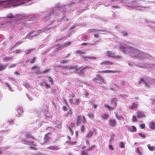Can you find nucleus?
I'll list each match as a JSON object with an SVG mask.
<instances>
[{
	"mask_svg": "<svg viewBox=\"0 0 155 155\" xmlns=\"http://www.w3.org/2000/svg\"><path fill=\"white\" fill-rule=\"evenodd\" d=\"M48 114H47L46 115H45V116H46V117L47 118H51L52 117V116H51V115H50V116H49L48 115Z\"/></svg>",
	"mask_w": 155,
	"mask_h": 155,
	"instance_id": "e2e57ef3",
	"label": "nucleus"
},
{
	"mask_svg": "<svg viewBox=\"0 0 155 155\" xmlns=\"http://www.w3.org/2000/svg\"><path fill=\"white\" fill-rule=\"evenodd\" d=\"M127 7H130V8H136V9L139 10L143 9L142 8H146V7H141L139 6L135 2H130L128 3V5H126Z\"/></svg>",
	"mask_w": 155,
	"mask_h": 155,
	"instance_id": "20e7f679",
	"label": "nucleus"
},
{
	"mask_svg": "<svg viewBox=\"0 0 155 155\" xmlns=\"http://www.w3.org/2000/svg\"><path fill=\"white\" fill-rule=\"evenodd\" d=\"M47 149L52 150H59L60 148L58 146L56 145H51L47 147Z\"/></svg>",
	"mask_w": 155,
	"mask_h": 155,
	"instance_id": "f8f14e48",
	"label": "nucleus"
},
{
	"mask_svg": "<svg viewBox=\"0 0 155 155\" xmlns=\"http://www.w3.org/2000/svg\"><path fill=\"white\" fill-rule=\"evenodd\" d=\"M76 143V142H72V141H70L69 142V143L71 145H73L75 143Z\"/></svg>",
	"mask_w": 155,
	"mask_h": 155,
	"instance_id": "680f3d73",
	"label": "nucleus"
},
{
	"mask_svg": "<svg viewBox=\"0 0 155 155\" xmlns=\"http://www.w3.org/2000/svg\"><path fill=\"white\" fill-rule=\"evenodd\" d=\"M84 117L83 116H78L77 118V124L78 125L81 123H84L86 122Z\"/></svg>",
	"mask_w": 155,
	"mask_h": 155,
	"instance_id": "0eeeda50",
	"label": "nucleus"
},
{
	"mask_svg": "<svg viewBox=\"0 0 155 155\" xmlns=\"http://www.w3.org/2000/svg\"><path fill=\"white\" fill-rule=\"evenodd\" d=\"M119 146L120 148H124L125 147L124 143L123 142H120L119 143Z\"/></svg>",
	"mask_w": 155,
	"mask_h": 155,
	"instance_id": "c756f323",
	"label": "nucleus"
},
{
	"mask_svg": "<svg viewBox=\"0 0 155 155\" xmlns=\"http://www.w3.org/2000/svg\"><path fill=\"white\" fill-rule=\"evenodd\" d=\"M6 86L8 87V89L9 90V91H13L11 87L8 83L6 84Z\"/></svg>",
	"mask_w": 155,
	"mask_h": 155,
	"instance_id": "c03bdc74",
	"label": "nucleus"
},
{
	"mask_svg": "<svg viewBox=\"0 0 155 155\" xmlns=\"http://www.w3.org/2000/svg\"><path fill=\"white\" fill-rule=\"evenodd\" d=\"M12 58V57H6L3 58V60L4 61H10Z\"/></svg>",
	"mask_w": 155,
	"mask_h": 155,
	"instance_id": "b1692460",
	"label": "nucleus"
},
{
	"mask_svg": "<svg viewBox=\"0 0 155 155\" xmlns=\"http://www.w3.org/2000/svg\"><path fill=\"white\" fill-rule=\"evenodd\" d=\"M148 24L150 26H153V25H154L155 24V23L154 22L150 21V22H149Z\"/></svg>",
	"mask_w": 155,
	"mask_h": 155,
	"instance_id": "ea45409f",
	"label": "nucleus"
},
{
	"mask_svg": "<svg viewBox=\"0 0 155 155\" xmlns=\"http://www.w3.org/2000/svg\"><path fill=\"white\" fill-rule=\"evenodd\" d=\"M84 95L85 96H88V95H89V94L86 91H84Z\"/></svg>",
	"mask_w": 155,
	"mask_h": 155,
	"instance_id": "69168bd1",
	"label": "nucleus"
},
{
	"mask_svg": "<svg viewBox=\"0 0 155 155\" xmlns=\"http://www.w3.org/2000/svg\"><path fill=\"white\" fill-rule=\"evenodd\" d=\"M136 152H137V153H138L140 155H141V153L140 151V150L138 148H137Z\"/></svg>",
	"mask_w": 155,
	"mask_h": 155,
	"instance_id": "3c124183",
	"label": "nucleus"
},
{
	"mask_svg": "<svg viewBox=\"0 0 155 155\" xmlns=\"http://www.w3.org/2000/svg\"><path fill=\"white\" fill-rule=\"evenodd\" d=\"M76 53H77L79 54L80 55H81L82 54H83L84 53V52L83 51H81L80 50H77L76 51Z\"/></svg>",
	"mask_w": 155,
	"mask_h": 155,
	"instance_id": "a19ab883",
	"label": "nucleus"
},
{
	"mask_svg": "<svg viewBox=\"0 0 155 155\" xmlns=\"http://www.w3.org/2000/svg\"><path fill=\"white\" fill-rule=\"evenodd\" d=\"M69 67H68L67 66H61V68H62V69H65V68H67V69H68V68Z\"/></svg>",
	"mask_w": 155,
	"mask_h": 155,
	"instance_id": "052dcab7",
	"label": "nucleus"
},
{
	"mask_svg": "<svg viewBox=\"0 0 155 155\" xmlns=\"http://www.w3.org/2000/svg\"><path fill=\"white\" fill-rule=\"evenodd\" d=\"M116 124V121L114 119H110L109 120V125L111 127H114Z\"/></svg>",
	"mask_w": 155,
	"mask_h": 155,
	"instance_id": "2eb2a0df",
	"label": "nucleus"
},
{
	"mask_svg": "<svg viewBox=\"0 0 155 155\" xmlns=\"http://www.w3.org/2000/svg\"><path fill=\"white\" fill-rule=\"evenodd\" d=\"M119 48L120 51L125 54H129L134 58H137L140 60L143 59L151 60L153 58L148 54L131 47L120 45Z\"/></svg>",
	"mask_w": 155,
	"mask_h": 155,
	"instance_id": "f03ea898",
	"label": "nucleus"
},
{
	"mask_svg": "<svg viewBox=\"0 0 155 155\" xmlns=\"http://www.w3.org/2000/svg\"><path fill=\"white\" fill-rule=\"evenodd\" d=\"M43 83L45 84V88L46 89L50 88L51 87L50 85L47 84V83L45 81H43Z\"/></svg>",
	"mask_w": 155,
	"mask_h": 155,
	"instance_id": "7c9ffc66",
	"label": "nucleus"
},
{
	"mask_svg": "<svg viewBox=\"0 0 155 155\" xmlns=\"http://www.w3.org/2000/svg\"><path fill=\"white\" fill-rule=\"evenodd\" d=\"M150 128L152 129H154L155 128V123L154 122H151L149 124Z\"/></svg>",
	"mask_w": 155,
	"mask_h": 155,
	"instance_id": "4be33fe9",
	"label": "nucleus"
},
{
	"mask_svg": "<svg viewBox=\"0 0 155 155\" xmlns=\"http://www.w3.org/2000/svg\"><path fill=\"white\" fill-rule=\"evenodd\" d=\"M94 145L92 146L91 147H89L88 148H87L86 149V150H91L92 149H93L94 148Z\"/></svg>",
	"mask_w": 155,
	"mask_h": 155,
	"instance_id": "603ef678",
	"label": "nucleus"
},
{
	"mask_svg": "<svg viewBox=\"0 0 155 155\" xmlns=\"http://www.w3.org/2000/svg\"><path fill=\"white\" fill-rule=\"evenodd\" d=\"M37 15H30L29 17V18L31 20H34L37 17Z\"/></svg>",
	"mask_w": 155,
	"mask_h": 155,
	"instance_id": "5701e85b",
	"label": "nucleus"
},
{
	"mask_svg": "<svg viewBox=\"0 0 155 155\" xmlns=\"http://www.w3.org/2000/svg\"><path fill=\"white\" fill-rule=\"evenodd\" d=\"M36 58L35 57H33V58H31V59L30 62L32 64L35 61V60L36 59Z\"/></svg>",
	"mask_w": 155,
	"mask_h": 155,
	"instance_id": "58836bf2",
	"label": "nucleus"
},
{
	"mask_svg": "<svg viewBox=\"0 0 155 155\" xmlns=\"http://www.w3.org/2000/svg\"><path fill=\"white\" fill-rule=\"evenodd\" d=\"M33 50V49H28L26 53V54H30L31 52Z\"/></svg>",
	"mask_w": 155,
	"mask_h": 155,
	"instance_id": "79ce46f5",
	"label": "nucleus"
},
{
	"mask_svg": "<svg viewBox=\"0 0 155 155\" xmlns=\"http://www.w3.org/2000/svg\"><path fill=\"white\" fill-rule=\"evenodd\" d=\"M82 58L85 61H87L89 59V57L86 56L83 57Z\"/></svg>",
	"mask_w": 155,
	"mask_h": 155,
	"instance_id": "8fccbe9b",
	"label": "nucleus"
},
{
	"mask_svg": "<svg viewBox=\"0 0 155 155\" xmlns=\"http://www.w3.org/2000/svg\"><path fill=\"white\" fill-rule=\"evenodd\" d=\"M93 80L96 83L101 84L102 83L105 84V82L104 81V80L102 78V77L99 75L97 76L96 77L94 78Z\"/></svg>",
	"mask_w": 155,
	"mask_h": 155,
	"instance_id": "423d86ee",
	"label": "nucleus"
},
{
	"mask_svg": "<svg viewBox=\"0 0 155 155\" xmlns=\"http://www.w3.org/2000/svg\"><path fill=\"white\" fill-rule=\"evenodd\" d=\"M137 103H134L132 104L131 106L129 107V109H136L137 108Z\"/></svg>",
	"mask_w": 155,
	"mask_h": 155,
	"instance_id": "a211bd4d",
	"label": "nucleus"
},
{
	"mask_svg": "<svg viewBox=\"0 0 155 155\" xmlns=\"http://www.w3.org/2000/svg\"><path fill=\"white\" fill-rule=\"evenodd\" d=\"M112 104L114 106L116 107V99L114 98H113L112 100Z\"/></svg>",
	"mask_w": 155,
	"mask_h": 155,
	"instance_id": "473e14b6",
	"label": "nucleus"
},
{
	"mask_svg": "<svg viewBox=\"0 0 155 155\" xmlns=\"http://www.w3.org/2000/svg\"><path fill=\"white\" fill-rule=\"evenodd\" d=\"M137 67L141 68H150L152 65L150 64H149L147 63H144V64H139V65H136Z\"/></svg>",
	"mask_w": 155,
	"mask_h": 155,
	"instance_id": "6e6552de",
	"label": "nucleus"
},
{
	"mask_svg": "<svg viewBox=\"0 0 155 155\" xmlns=\"http://www.w3.org/2000/svg\"><path fill=\"white\" fill-rule=\"evenodd\" d=\"M153 80L148 77L140 78V83H143L147 88H150L151 85H153Z\"/></svg>",
	"mask_w": 155,
	"mask_h": 155,
	"instance_id": "7ed1b4c3",
	"label": "nucleus"
},
{
	"mask_svg": "<svg viewBox=\"0 0 155 155\" xmlns=\"http://www.w3.org/2000/svg\"><path fill=\"white\" fill-rule=\"evenodd\" d=\"M81 155H87L88 153L84 150H83L82 152Z\"/></svg>",
	"mask_w": 155,
	"mask_h": 155,
	"instance_id": "de8ad7c7",
	"label": "nucleus"
},
{
	"mask_svg": "<svg viewBox=\"0 0 155 155\" xmlns=\"http://www.w3.org/2000/svg\"><path fill=\"white\" fill-rule=\"evenodd\" d=\"M93 135V132L92 131H90L89 132V133L87 135V137H91V136H92Z\"/></svg>",
	"mask_w": 155,
	"mask_h": 155,
	"instance_id": "2f4dec72",
	"label": "nucleus"
},
{
	"mask_svg": "<svg viewBox=\"0 0 155 155\" xmlns=\"http://www.w3.org/2000/svg\"><path fill=\"white\" fill-rule=\"evenodd\" d=\"M6 68V65L0 64V71L5 70Z\"/></svg>",
	"mask_w": 155,
	"mask_h": 155,
	"instance_id": "bb28decb",
	"label": "nucleus"
},
{
	"mask_svg": "<svg viewBox=\"0 0 155 155\" xmlns=\"http://www.w3.org/2000/svg\"><path fill=\"white\" fill-rule=\"evenodd\" d=\"M77 66L75 65L69 67L68 68V69L72 70L73 72L76 73V71H77Z\"/></svg>",
	"mask_w": 155,
	"mask_h": 155,
	"instance_id": "f3484780",
	"label": "nucleus"
},
{
	"mask_svg": "<svg viewBox=\"0 0 155 155\" xmlns=\"http://www.w3.org/2000/svg\"><path fill=\"white\" fill-rule=\"evenodd\" d=\"M59 5L56 6L50 12H47L46 16L43 19V21H46L49 19L52 21L48 26L42 28V32H45L47 30L54 28L57 27L61 23V19L64 16L65 11L61 8H58Z\"/></svg>",
	"mask_w": 155,
	"mask_h": 155,
	"instance_id": "f257e3e1",
	"label": "nucleus"
},
{
	"mask_svg": "<svg viewBox=\"0 0 155 155\" xmlns=\"http://www.w3.org/2000/svg\"><path fill=\"white\" fill-rule=\"evenodd\" d=\"M26 96L28 98V99L29 100H30V101L33 100V98L31 96H29L28 95H27Z\"/></svg>",
	"mask_w": 155,
	"mask_h": 155,
	"instance_id": "49530a36",
	"label": "nucleus"
},
{
	"mask_svg": "<svg viewBox=\"0 0 155 155\" xmlns=\"http://www.w3.org/2000/svg\"><path fill=\"white\" fill-rule=\"evenodd\" d=\"M41 30L38 31H35L30 32L29 34L27 35V38L30 39L31 38L35 37L36 36L40 34V33L43 32Z\"/></svg>",
	"mask_w": 155,
	"mask_h": 155,
	"instance_id": "39448f33",
	"label": "nucleus"
},
{
	"mask_svg": "<svg viewBox=\"0 0 155 155\" xmlns=\"http://www.w3.org/2000/svg\"><path fill=\"white\" fill-rule=\"evenodd\" d=\"M79 102V100L78 99H76L75 104L77 105H78V103Z\"/></svg>",
	"mask_w": 155,
	"mask_h": 155,
	"instance_id": "774afa93",
	"label": "nucleus"
},
{
	"mask_svg": "<svg viewBox=\"0 0 155 155\" xmlns=\"http://www.w3.org/2000/svg\"><path fill=\"white\" fill-rule=\"evenodd\" d=\"M139 135L141 137H143V138H145V136L142 134L139 133H138Z\"/></svg>",
	"mask_w": 155,
	"mask_h": 155,
	"instance_id": "5fc2aeb1",
	"label": "nucleus"
},
{
	"mask_svg": "<svg viewBox=\"0 0 155 155\" xmlns=\"http://www.w3.org/2000/svg\"><path fill=\"white\" fill-rule=\"evenodd\" d=\"M22 137H23L22 139L23 140H27L29 138L31 137L32 139L34 138V137L30 134L25 132L22 133Z\"/></svg>",
	"mask_w": 155,
	"mask_h": 155,
	"instance_id": "1a4fd4ad",
	"label": "nucleus"
},
{
	"mask_svg": "<svg viewBox=\"0 0 155 155\" xmlns=\"http://www.w3.org/2000/svg\"><path fill=\"white\" fill-rule=\"evenodd\" d=\"M128 130L129 131L132 132H136L137 129L134 126H132L131 127L128 128Z\"/></svg>",
	"mask_w": 155,
	"mask_h": 155,
	"instance_id": "aec40b11",
	"label": "nucleus"
},
{
	"mask_svg": "<svg viewBox=\"0 0 155 155\" xmlns=\"http://www.w3.org/2000/svg\"><path fill=\"white\" fill-rule=\"evenodd\" d=\"M137 116L138 118H141L144 117L145 115L143 114V113L140 111H138L136 112Z\"/></svg>",
	"mask_w": 155,
	"mask_h": 155,
	"instance_id": "ddd939ff",
	"label": "nucleus"
},
{
	"mask_svg": "<svg viewBox=\"0 0 155 155\" xmlns=\"http://www.w3.org/2000/svg\"><path fill=\"white\" fill-rule=\"evenodd\" d=\"M104 107L106 108H107L109 110H111L113 109V108H111L109 106L107 105H105Z\"/></svg>",
	"mask_w": 155,
	"mask_h": 155,
	"instance_id": "37998d69",
	"label": "nucleus"
},
{
	"mask_svg": "<svg viewBox=\"0 0 155 155\" xmlns=\"http://www.w3.org/2000/svg\"><path fill=\"white\" fill-rule=\"evenodd\" d=\"M50 70V69H47L45 70L44 71H40V73L41 74H43L45 73H46L48 72Z\"/></svg>",
	"mask_w": 155,
	"mask_h": 155,
	"instance_id": "f704fd0d",
	"label": "nucleus"
},
{
	"mask_svg": "<svg viewBox=\"0 0 155 155\" xmlns=\"http://www.w3.org/2000/svg\"><path fill=\"white\" fill-rule=\"evenodd\" d=\"M17 111L19 115H21L23 112V110L20 108H18Z\"/></svg>",
	"mask_w": 155,
	"mask_h": 155,
	"instance_id": "cd10ccee",
	"label": "nucleus"
},
{
	"mask_svg": "<svg viewBox=\"0 0 155 155\" xmlns=\"http://www.w3.org/2000/svg\"><path fill=\"white\" fill-rule=\"evenodd\" d=\"M132 119L134 121H137V119L136 116L135 115H133L132 117Z\"/></svg>",
	"mask_w": 155,
	"mask_h": 155,
	"instance_id": "a18cd8bd",
	"label": "nucleus"
},
{
	"mask_svg": "<svg viewBox=\"0 0 155 155\" xmlns=\"http://www.w3.org/2000/svg\"><path fill=\"white\" fill-rule=\"evenodd\" d=\"M115 72L114 71H112L109 70H106V73H114Z\"/></svg>",
	"mask_w": 155,
	"mask_h": 155,
	"instance_id": "864d4df0",
	"label": "nucleus"
},
{
	"mask_svg": "<svg viewBox=\"0 0 155 155\" xmlns=\"http://www.w3.org/2000/svg\"><path fill=\"white\" fill-rule=\"evenodd\" d=\"M100 64L101 65L104 64L107 65H111L113 64V63L110 61H105L101 63Z\"/></svg>",
	"mask_w": 155,
	"mask_h": 155,
	"instance_id": "412c9836",
	"label": "nucleus"
},
{
	"mask_svg": "<svg viewBox=\"0 0 155 155\" xmlns=\"http://www.w3.org/2000/svg\"><path fill=\"white\" fill-rule=\"evenodd\" d=\"M85 68L84 67H81L78 68V67H77V71H76V73L81 74L84 73L85 71L84 69Z\"/></svg>",
	"mask_w": 155,
	"mask_h": 155,
	"instance_id": "9b49d317",
	"label": "nucleus"
},
{
	"mask_svg": "<svg viewBox=\"0 0 155 155\" xmlns=\"http://www.w3.org/2000/svg\"><path fill=\"white\" fill-rule=\"evenodd\" d=\"M115 116L116 118L119 120H121V119L123 118V117L122 116L118 115L117 114H115Z\"/></svg>",
	"mask_w": 155,
	"mask_h": 155,
	"instance_id": "4c0bfd02",
	"label": "nucleus"
},
{
	"mask_svg": "<svg viewBox=\"0 0 155 155\" xmlns=\"http://www.w3.org/2000/svg\"><path fill=\"white\" fill-rule=\"evenodd\" d=\"M23 141V143L24 144L28 145H32L35 146V144H33V142L32 141H25L24 140H22Z\"/></svg>",
	"mask_w": 155,
	"mask_h": 155,
	"instance_id": "6ab92c4d",
	"label": "nucleus"
},
{
	"mask_svg": "<svg viewBox=\"0 0 155 155\" xmlns=\"http://www.w3.org/2000/svg\"><path fill=\"white\" fill-rule=\"evenodd\" d=\"M140 127L142 129H143L145 127V125L144 124H142L140 125Z\"/></svg>",
	"mask_w": 155,
	"mask_h": 155,
	"instance_id": "13d9d810",
	"label": "nucleus"
},
{
	"mask_svg": "<svg viewBox=\"0 0 155 155\" xmlns=\"http://www.w3.org/2000/svg\"><path fill=\"white\" fill-rule=\"evenodd\" d=\"M88 116L90 118L93 117V114L92 113H89Z\"/></svg>",
	"mask_w": 155,
	"mask_h": 155,
	"instance_id": "4d7b16f0",
	"label": "nucleus"
},
{
	"mask_svg": "<svg viewBox=\"0 0 155 155\" xmlns=\"http://www.w3.org/2000/svg\"><path fill=\"white\" fill-rule=\"evenodd\" d=\"M24 85L25 87L27 89H28V88H29L30 87L29 85L27 83H25L24 84Z\"/></svg>",
	"mask_w": 155,
	"mask_h": 155,
	"instance_id": "09e8293b",
	"label": "nucleus"
},
{
	"mask_svg": "<svg viewBox=\"0 0 155 155\" xmlns=\"http://www.w3.org/2000/svg\"><path fill=\"white\" fill-rule=\"evenodd\" d=\"M15 66V65L14 64H12L10 65L9 67V68H13Z\"/></svg>",
	"mask_w": 155,
	"mask_h": 155,
	"instance_id": "338daca9",
	"label": "nucleus"
},
{
	"mask_svg": "<svg viewBox=\"0 0 155 155\" xmlns=\"http://www.w3.org/2000/svg\"><path fill=\"white\" fill-rule=\"evenodd\" d=\"M19 16H21V15L18 14L16 15H13L12 13H10L8 14L6 16V18H19Z\"/></svg>",
	"mask_w": 155,
	"mask_h": 155,
	"instance_id": "9d476101",
	"label": "nucleus"
},
{
	"mask_svg": "<svg viewBox=\"0 0 155 155\" xmlns=\"http://www.w3.org/2000/svg\"><path fill=\"white\" fill-rule=\"evenodd\" d=\"M107 55L109 57L114 58V53L112 51H108L106 52Z\"/></svg>",
	"mask_w": 155,
	"mask_h": 155,
	"instance_id": "4468645a",
	"label": "nucleus"
},
{
	"mask_svg": "<svg viewBox=\"0 0 155 155\" xmlns=\"http://www.w3.org/2000/svg\"><path fill=\"white\" fill-rule=\"evenodd\" d=\"M84 130V126H82L81 127V132H83Z\"/></svg>",
	"mask_w": 155,
	"mask_h": 155,
	"instance_id": "6e6d98bb",
	"label": "nucleus"
},
{
	"mask_svg": "<svg viewBox=\"0 0 155 155\" xmlns=\"http://www.w3.org/2000/svg\"><path fill=\"white\" fill-rule=\"evenodd\" d=\"M118 84H120V86H122L125 84V82L118 80L117 81Z\"/></svg>",
	"mask_w": 155,
	"mask_h": 155,
	"instance_id": "72a5a7b5",
	"label": "nucleus"
},
{
	"mask_svg": "<svg viewBox=\"0 0 155 155\" xmlns=\"http://www.w3.org/2000/svg\"><path fill=\"white\" fill-rule=\"evenodd\" d=\"M108 115L105 114H104L102 115V117L105 120H107L108 119Z\"/></svg>",
	"mask_w": 155,
	"mask_h": 155,
	"instance_id": "c85d7f7f",
	"label": "nucleus"
},
{
	"mask_svg": "<svg viewBox=\"0 0 155 155\" xmlns=\"http://www.w3.org/2000/svg\"><path fill=\"white\" fill-rule=\"evenodd\" d=\"M48 79L49 81L51 83L52 85H53L54 83L52 78L50 77H48Z\"/></svg>",
	"mask_w": 155,
	"mask_h": 155,
	"instance_id": "e433bc0d",
	"label": "nucleus"
},
{
	"mask_svg": "<svg viewBox=\"0 0 155 155\" xmlns=\"http://www.w3.org/2000/svg\"><path fill=\"white\" fill-rule=\"evenodd\" d=\"M147 146L149 149L151 151L153 150L154 149V147H153L150 146V144H148Z\"/></svg>",
	"mask_w": 155,
	"mask_h": 155,
	"instance_id": "c9c22d12",
	"label": "nucleus"
},
{
	"mask_svg": "<svg viewBox=\"0 0 155 155\" xmlns=\"http://www.w3.org/2000/svg\"><path fill=\"white\" fill-rule=\"evenodd\" d=\"M96 31L99 32V31H102L104 32H107L110 33L111 32L109 31H108V30H107L105 29H98L96 30Z\"/></svg>",
	"mask_w": 155,
	"mask_h": 155,
	"instance_id": "393cba45",
	"label": "nucleus"
},
{
	"mask_svg": "<svg viewBox=\"0 0 155 155\" xmlns=\"http://www.w3.org/2000/svg\"><path fill=\"white\" fill-rule=\"evenodd\" d=\"M68 61H65V60H61L60 62L61 63H64L65 62H67Z\"/></svg>",
	"mask_w": 155,
	"mask_h": 155,
	"instance_id": "bf43d9fd",
	"label": "nucleus"
},
{
	"mask_svg": "<svg viewBox=\"0 0 155 155\" xmlns=\"http://www.w3.org/2000/svg\"><path fill=\"white\" fill-rule=\"evenodd\" d=\"M49 134H50V133H48L45 135L44 138V142L45 143H47L48 142L50 139V137L48 136Z\"/></svg>",
	"mask_w": 155,
	"mask_h": 155,
	"instance_id": "dca6fc26",
	"label": "nucleus"
},
{
	"mask_svg": "<svg viewBox=\"0 0 155 155\" xmlns=\"http://www.w3.org/2000/svg\"><path fill=\"white\" fill-rule=\"evenodd\" d=\"M109 148L110 150H113L114 149L113 147L111 145H109Z\"/></svg>",
	"mask_w": 155,
	"mask_h": 155,
	"instance_id": "0e129e2a",
	"label": "nucleus"
},
{
	"mask_svg": "<svg viewBox=\"0 0 155 155\" xmlns=\"http://www.w3.org/2000/svg\"><path fill=\"white\" fill-rule=\"evenodd\" d=\"M128 64L131 67H134V66L137 67V66L136 65H139V64H136L133 62L132 63L128 62Z\"/></svg>",
	"mask_w": 155,
	"mask_h": 155,
	"instance_id": "a878e982",
	"label": "nucleus"
}]
</instances>
